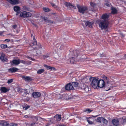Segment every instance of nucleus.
Wrapping results in <instances>:
<instances>
[{
  "label": "nucleus",
  "mask_w": 126,
  "mask_h": 126,
  "mask_svg": "<svg viewBox=\"0 0 126 126\" xmlns=\"http://www.w3.org/2000/svg\"><path fill=\"white\" fill-rule=\"evenodd\" d=\"M32 47L33 49L37 50L36 51V53L34 54L35 55H39L41 54V48L42 47L40 44L39 43L37 44V42L35 40L33 43L32 44L30 47Z\"/></svg>",
  "instance_id": "obj_1"
},
{
  "label": "nucleus",
  "mask_w": 126,
  "mask_h": 126,
  "mask_svg": "<svg viewBox=\"0 0 126 126\" xmlns=\"http://www.w3.org/2000/svg\"><path fill=\"white\" fill-rule=\"evenodd\" d=\"M89 80L91 82L92 86L94 89L98 88L99 81L98 78L91 77L89 78Z\"/></svg>",
  "instance_id": "obj_2"
},
{
  "label": "nucleus",
  "mask_w": 126,
  "mask_h": 126,
  "mask_svg": "<svg viewBox=\"0 0 126 126\" xmlns=\"http://www.w3.org/2000/svg\"><path fill=\"white\" fill-rule=\"evenodd\" d=\"M109 22L108 20H100L99 26L101 29H106L108 26Z\"/></svg>",
  "instance_id": "obj_3"
},
{
  "label": "nucleus",
  "mask_w": 126,
  "mask_h": 126,
  "mask_svg": "<svg viewBox=\"0 0 126 126\" xmlns=\"http://www.w3.org/2000/svg\"><path fill=\"white\" fill-rule=\"evenodd\" d=\"M32 15V14L31 13L24 11L20 13V16L23 18H27L31 17Z\"/></svg>",
  "instance_id": "obj_4"
},
{
  "label": "nucleus",
  "mask_w": 126,
  "mask_h": 126,
  "mask_svg": "<svg viewBox=\"0 0 126 126\" xmlns=\"http://www.w3.org/2000/svg\"><path fill=\"white\" fill-rule=\"evenodd\" d=\"M77 7L78 8L79 11L80 13L84 14L88 10V8L85 6H79V5H77Z\"/></svg>",
  "instance_id": "obj_5"
},
{
  "label": "nucleus",
  "mask_w": 126,
  "mask_h": 126,
  "mask_svg": "<svg viewBox=\"0 0 126 126\" xmlns=\"http://www.w3.org/2000/svg\"><path fill=\"white\" fill-rule=\"evenodd\" d=\"M97 122H98L101 123V121H103V123L105 124L106 125L107 124L108 121L107 120L103 117H99L96 120Z\"/></svg>",
  "instance_id": "obj_6"
},
{
  "label": "nucleus",
  "mask_w": 126,
  "mask_h": 126,
  "mask_svg": "<svg viewBox=\"0 0 126 126\" xmlns=\"http://www.w3.org/2000/svg\"><path fill=\"white\" fill-rule=\"evenodd\" d=\"M65 90L67 91L72 90L74 89V88L71 83L67 84L65 86Z\"/></svg>",
  "instance_id": "obj_7"
},
{
  "label": "nucleus",
  "mask_w": 126,
  "mask_h": 126,
  "mask_svg": "<svg viewBox=\"0 0 126 126\" xmlns=\"http://www.w3.org/2000/svg\"><path fill=\"white\" fill-rule=\"evenodd\" d=\"M105 84L104 81L103 80H99L98 86V88L99 87L102 88L105 86Z\"/></svg>",
  "instance_id": "obj_8"
},
{
  "label": "nucleus",
  "mask_w": 126,
  "mask_h": 126,
  "mask_svg": "<svg viewBox=\"0 0 126 126\" xmlns=\"http://www.w3.org/2000/svg\"><path fill=\"white\" fill-rule=\"evenodd\" d=\"M40 93L39 92H35L32 93V95L33 97L37 98L40 97L41 96Z\"/></svg>",
  "instance_id": "obj_9"
},
{
  "label": "nucleus",
  "mask_w": 126,
  "mask_h": 126,
  "mask_svg": "<svg viewBox=\"0 0 126 126\" xmlns=\"http://www.w3.org/2000/svg\"><path fill=\"white\" fill-rule=\"evenodd\" d=\"M7 0L12 4H17L19 3L18 0Z\"/></svg>",
  "instance_id": "obj_10"
},
{
  "label": "nucleus",
  "mask_w": 126,
  "mask_h": 126,
  "mask_svg": "<svg viewBox=\"0 0 126 126\" xmlns=\"http://www.w3.org/2000/svg\"><path fill=\"white\" fill-rule=\"evenodd\" d=\"M23 79L26 81H30L32 80L31 77L26 76H23L22 77Z\"/></svg>",
  "instance_id": "obj_11"
},
{
  "label": "nucleus",
  "mask_w": 126,
  "mask_h": 126,
  "mask_svg": "<svg viewBox=\"0 0 126 126\" xmlns=\"http://www.w3.org/2000/svg\"><path fill=\"white\" fill-rule=\"evenodd\" d=\"M42 19L46 22L51 24H53V21L48 19V18L46 17H42Z\"/></svg>",
  "instance_id": "obj_12"
},
{
  "label": "nucleus",
  "mask_w": 126,
  "mask_h": 126,
  "mask_svg": "<svg viewBox=\"0 0 126 126\" xmlns=\"http://www.w3.org/2000/svg\"><path fill=\"white\" fill-rule=\"evenodd\" d=\"M0 125L1 126H8L9 124L6 121H2L0 122Z\"/></svg>",
  "instance_id": "obj_13"
},
{
  "label": "nucleus",
  "mask_w": 126,
  "mask_h": 126,
  "mask_svg": "<svg viewBox=\"0 0 126 126\" xmlns=\"http://www.w3.org/2000/svg\"><path fill=\"white\" fill-rule=\"evenodd\" d=\"M0 91H1V93H6L7 92L9 91V90L5 87H2L0 88Z\"/></svg>",
  "instance_id": "obj_14"
},
{
  "label": "nucleus",
  "mask_w": 126,
  "mask_h": 126,
  "mask_svg": "<svg viewBox=\"0 0 126 126\" xmlns=\"http://www.w3.org/2000/svg\"><path fill=\"white\" fill-rule=\"evenodd\" d=\"M109 15H107V14H104L102 16H101L102 19L101 20H108L107 19L109 17Z\"/></svg>",
  "instance_id": "obj_15"
},
{
  "label": "nucleus",
  "mask_w": 126,
  "mask_h": 126,
  "mask_svg": "<svg viewBox=\"0 0 126 126\" xmlns=\"http://www.w3.org/2000/svg\"><path fill=\"white\" fill-rule=\"evenodd\" d=\"M113 124L114 125L117 126L119 125V122L118 120L115 119L112 121Z\"/></svg>",
  "instance_id": "obj_16"
},
{
  "label": "nucleus",
  "mask_w": 126,
  "mask_h": 126,
  "mask_svg": "<svg viewBox=\"0 0 126 126\" xmlns=\"http://www.w3.org/2000/svg\"><path fill=\"white\" fill-rule=\"evenodd\" d=\"M18 70V69L15 67L11 68L9 70V71L11 72H15Z\"/></svg>",
  "instance_id": "obj_17"
},
{
  "label": "nucleus",
  "mask_w": 126,
  "mask_h": 126,
  "mask_svg": "<svg viewBox=\"0 0 126 126\" xmlns=\"http://www.w3.org/2000/svg\"><path fill=\"white\" fill-rule=\"evenodd\" d=\"M12 63L13 64L15 65H17L20 63V60L19 59L17 60H14L12 61Z\"/></svg>",
  "instance_id": "obj_18"
},
{
  "label": "nucleus",
  "mask_w": 126,
  "mask_h": 126,
  "mask_svg": "<svg viewBox=\"0 0 126 126\" xmlns=\"http://www.w3.org/2000/svg\"><path fill=\"white\" fill-rule=\"evenodd\" d=\"M94 120V119L92 118H90L87 120V121L88 123L90 124H93V122Z\"/></svg>",
  "instance_id": "obj_19"
},
{
  "label": "nucleus",
  "mask_w": 126,
  "mask_h": 126,
  "mask_svg": "<svg viewBox=\"0 0 126 126\" xmlns=\"http://www.w3.org/2000/svg\"><path fill=\"white\" fill-rule=\"evenodd\" d=\"M56 119L57 121H60L61 119V117L60 115L57 114L54 117Z\"/></svg>",
  "instance_id": "obj_20"
},
{
  "label": "nucleus",
  "mask_w": 126,
  "mask_h": 126,
  "mask_svg": "<svg viewBox=\"0 0 126 126\" xmlns=\"http://www.w3.org/2000/svg\"><path fill=\"white\" fill-rule=\"evenodd\" d=\"M4 56L5 55L3 54L2 53L0 57V59L3 62L6 61L7 60V59L4 57Z\"/></svg>",
  "instance_id": "obj_21"
},
{
  "label": "nucleus",
  "mask_w": 126,
  "mask_h": 126,
  "mask_svg": "<svg viewBox=\"0 0 126 126\" xmlns=\"http://www.w3.org/2000/svg\"><path fill=\"white\" fill-rule=\"evenodd\" d=\"M85 24L86 26H88V27L90 28H92L93 23H92L91 22L88 21L86 22Z\"/></svg>",
  "instance_id": "obj_22"
},
{
  "label": "nucleus",
  "mask_w": 126,
  "mask_h": 126,
  "mask_svg": "<svg viewBox=\"0 0 126 126\" xmlns=\"http://www.w3.org/2000/svg\"><path fill=\"white\" fill-rule=\"evenodd\" d=\"M82 88L86 92H87L89 91V88L87 85H84L83 87H82Z\"/></svg>",
  "instance_id": "obj_23"
},
{
  "label": "nucleus",
  "mask_w": 126,
  "mask_h": 126,
  "mask_svg": "<svg viewBox=\"0 0 126 126\" xmlns=\"http://www.w3.org/2000/svg\"><path fill=\"white\" fill-rule=\"evenodd\" d=\"M14 9L15 11H19L20 10V8L18 6H16L14 7Z\"/></svg>",
  "instance_id": "obj_24"
},
{
  "label": "nucleus",
  "mask_w": 126,
  "mask_h": 126,
  "mask_svg": "<svg viewBox=\"0 0 126 126\" xmlns=\"http://www.w3.org/2000/svg\"><path fill=\"white\" fill-rule=\"evenodd\" d=\"M44 71V70L43 69H41L37 71V74H40L43 72Z\"/></svg>",
  "instance_id": "obj_25"
},
{
  "label": "nucleus",
  "mask_w": 126,
  "mask_h": 126,
  "mask_svg": "<svg viewBox=\"0 0 126 126\" xmlns=\"http://www.w3.org/2000/svg\"><path fill=\"white\" fill-rule=\"evenodd\" d=\"M105 81L106 82L105 84H106V85H107L108 84H110V87H111V85L110 83V81L109 80V79H107V80H105Z\"/></svg>",
  "instance_id": "obj_26"
},
{
  "label": "nucleus",
  "mask_w": 126,
  "mask_h": 126,
  "mask_svg": "<svg viewBox=\"0 0 126 126\" xmlns=\"http://www.w3.org/2000/svg\"><path fill=\"white\" fill-rule=\"evenodd\" d=\"M78 83L77 82H73L72 83V85L74 87L76 88H77L78 86Z\"/></svg>",
  "instance_id": "obj_27"
},
{
  "label": "nucleus",
  "mask_w": 126,
  "mask_h": 126,
  "mask_svg": "<svg viewBox=\"0 0 126 126\" xmlns=\"http://www.w3.org/2000/svg\"><path fill=\"white\" fill-rule=\"evenodd\" d=\"M111 13L113 14H115L117 12V10L115 8H112Z\"/></svg>",
  "instance_id": "obj_28"
},
{
  "label": "nucleus",
  "mask_w": 126,
  "mask_h": 126,
  "mask_svg": "<svg viewBox=\"0 0 126 126\" xmlns=\"http://www.w3.org/2000/svg\"><path fill=\"white\" fill-rule=\"evenodd\" d=\"M70 62L72 64H74L75 63V61L74 58L72 57L70 59Z\"/></svg>",
  "instance_id": "obj_29"
},
{
  "label": "nucleus",
  "mask_w": 126,
  "mask_h": 126,
  "mask_svg": "<svg viewBox=\"0 0 126 126\" xmlns=\"http://www.w3.org/2000/svg\"><path fill=\"white\" fill-rule=\"evenodd\" d=\"M24 10L27 11H30V9L29 8L26 6H24L23 7Z\"/></svg>",
  "instance_id": "obj_30"
},
{
  "label": "nucleus",
  "mask_w": 126,
  "mask_h": 126,
  "mask_svg": "<svg viewBox=\"0 0 126 126\" xmlns=\"http://www.w3.org/2000/svg\"><path fill=\"white\" fill-rule=\"evenodd\" d=\"M1 47L2 48H5L7 47V46L6 45H4V44H1L0 45Z\"/></svg>",
  "instance_id": "obj_31"
},
{
  "label": "nucleus",
  "mask_w": 126,
  "mask_h": 126,
  "mask_svg": "<svg viewBox=\"0 0 126 126\" xmlns=\"http://www.w3.org/2000/svg\"><path fill=\"white\" fill-rule=\"evenodd\" d=\"M44 66L46 68L47 70H49L51 69V67L50 66H48L46 64H44Z\"/></svg>",
  "instance_id": "obj_32"
},
{
  "label": "nucleus",
  "mask_w": 126,
  "mask_h": 126,
  "mask_svg": "<svg viewBox=\"0 0 126 126\" xmlns=\"http://www.w3.org/2000/svg\"><path fill=\"white\" fill-rule=\"evenodd\" d=\"M63 96L65 99L67 100H68L69 99L68 95L67 94H65L63 95Z\"/></svg>",
  "instance_id": "obj_33"
},
{
  "label": "nucleus",
  "mask_w": 126,
  "mask_h": 126,
  "mask_svg": "<svg viewBox=\"0 0 126 126\" xmlns=\"http://www.w3.org/2000/svg\"><path fill=\"white\" fill-rule=\"evenodd\" d=\"M65 4L68 7H70L72 6L71 4L69 3H65Z\"/></svg>",
  "instance_id": "obj_34"
},
{
  "label": "nucleus",
  "mask_w": 126,
  "mask_h": 126,
  "mask_svg": "<svg viewBox=\"0 0 126 126\" xmlns=\"http://www.w3.org/2000/svg\"><path fill=\"white\" fill-rule=\"evenodd\" d=\"M43 9L44 11L45 12H48L49 11V9L48 8H44Z\"/></svg>",
  "instance_id": "obj_35"
},
{
  "label": "nucleus",
  "mask_w": 126,
  "mask_h": 126,
  "mask_svg": "<svg viewBox=\"0 0 126 126\" xmlns=\"http://www.w3.org/2000/svg\"><path fill=\"white\" fill-rule=\"evenodd\" d=\"M110 84H108V85H106V84H105V86L106 87H108V88H109L108 89V90H106V91H107L108 90H110V87H112V86H111V87H110Z\"/></svg>",
  "instance_id": "obj_36"
},
{
  "label": "nucleus",
  "mask_w": 126,
  "mask_h": 126,
  "mask_svg": "<svg viewBox=\"0 0 126 126\" xmlns=\"http://www.w3.org/2000/svg\"><path fill=\"white\" fill-rule=\"evenodd\" d=\"M22 63L24 64H25L26 63V62L23 60H20V63Z\"/></svg>",
  "instance_id": "obj_37"
},
{
  "label": "nucleus",
  "mask_w": 126,
  "mask_h": 126,
  "mask_svg": "<svg viewBox=\"0 0 126 126\" xmlns=\"http://www.w3.org/2000/svg\"><path fill=\"white\" fill-rule=\"evenodd\" d=\"M13 81V79H11L8 80L7 81V83H10Z\"/></svg>",
  "instance_id": "obj_38"
},
{
  "label": "nucleus",
  "mask_w": 126,
  "mask_h": 126,
  "mask_svg": "<svg viewBox=\"0 0 126 126\" xmlns=\"http://www.w3.org/2000/svg\"><path fill=\"white\" fill-rule=\"evenodd\" d=\"M43 56L44 59H45L46 58H47L49 57V56L47 55H43Z\"/></svg>",
  "instance_id": "obj_39"
},
{
  "label": "nucleus",
  "mask_w": 126,
  "mask_h": 126,
  "mask_svg": "<svg viewBox=\"0 0 126 126\" xmlns=\"http://www.w3.org/2000/svg\"><path fill=\"white\" fill-rule=\"evenodd\" d=\"M51 5L53 7H54V8H56L57 7V6L54 4L53 3H51Z\"/></svg>",
  "instance_id": "obj_40"
},
{
  "label": "nucleus",
  "mask_w": 126,
  "mask_h": 126,
  "mask_svg": "<svg viewBox=\"0 0 126 126\" xmlns=\"http://www.w3.org/2000/svg\"><path fill=\"white\" fill-rule=\"evenodd\" d=\"M92 111V110H90V109H85V111H88V112H91Z\"/></svg>",
  "instance_id": "obj_41"
},
{
  "label": "nucleus",
  "mask_w": 126,
  "mask_h": 126,
  "mask_svg": "<svg viewBox=\"0 0 126 126\" xmlns=\"http://www.w3.org/2000/svg\"><path fill=\"white\" fill-rule=\"evenodd\" d=\"M29 107H30L28 106H27L26 107H23V108L25 110H26L27 109H28V108H29Z\"/></svg>",
  "instance_id": "obj_42"
},
{
  "label": "nucleus",
  "mask_w": 126,
  "mask_h": 126,
  "mask_svg": "<svg viewBox=\"0 0 126 126\" xmlns=\"http://www.w3.org/2000/svg\"><path fill=\"white\" fill-rule=\"evenodd\" d=\"M91 5V6H93V7H95L96 5V4L95 3H90Z\"/></svg>",
  "instance_id": "obj_43"
},
{
  "label": "nucleus",
  "mask_w": 126,
  "mask_h": 126,
  "mask_svg": "<svg viewBox=\"0 0 126 126\" xmlns=\"http://www.w3.org/2000/svg\"><path fill=\"white\" fill-rule=\"evenodd\" d=\"M56 70V69L54 67H51V70L55 71Z\"/></svg>",
  "instance_id": "obj_44"
},
{
  "label": "nucleus",
  "mask_w": 126,
  "mask_h": 126,
  "mask_svg": "<svg viewBox=\"0 0 126 126\" xmlns=\"http://www.w3.org/2000/svg\"><path fill=\"white\" fill-rule=\"evenodd\" d=\"M103 78L105 80H107V79H108L107 77L105 76H104Z\"/></svg>",
  "instance_id": "obj_45"
},
{
  "label": "nucleus",
  "mask_w": 126,
  "mask_h": 126,
  "mask_svg": "<svg viewBox=\"0 0 126 126\" xmlns=\"http://www.w3.org/2000/svg\"><path fill=\"white\" fill-rule=\"evenodd\" d=\"M105 5L106 6H107L109 7L110 6V4H109V3H105Z\"/></svg>",
  "instance_id": "obj_46"
},
{
  "label": "nucleus",
  "mask_w": 126,
  "mask_h": 126,
  "mask_svg": "<svg viewBox=\"0 0 126 126\" xmlns=\"http://www.w3.org/2000/svg\"><path fill=\"white\" fill-rule=\"evenodd\" d=\"M10 41L9 39H5V41H7V42H9Z\"/></svg>",
  "instance_id": "obj_47"
},
{
  "label": "nucleus",
  "mask_w": 126,
  "mask_h": 126,
  "mask_svg": "<svg viewBox=\"0 0 126 126\" xmlns=\"http://www.w3.org/2000/svg\"><path fill=\"white\" fill-rule=\"evenodd\" d=\"M16 27H17L16 25H15L13 26V28H14V29L16 28Z\"/></svg>",
  "instance_id": "obj_48"
},
{
  "label": "nucleus",
  "mask_w": 126,
  "mask_h": 126,
  "mask_svg": "<svg viewBox=\"0 0 126 126\" xmlns=\"http://www.w3.org/2000/svg\"><path fill=\"white\" fill-rule=\"evenodd\" d=\"M5 32V31H3L2 32H0V35H2V33Z\"/></svg>",
  "instance_id": "obj_49"
},
{
  "label": "nucleus",
  "mask_w": 126,
  "mask_h": 126,
  "mask_svg": "<svg viewBox=\"0 0 126 126\" xmlns=\"http://www.w3.org/2000/svg\"><path fill=\"white\" fill-rule=\"evenodd\" d=\"M24 117L26 118H28L29 117L27 115H26L24 116Z\"/></svg>",
  "instance_id": "obj_50"
},
{
  "label": "nucleus",
  "mask_w": 126,
  "mask_h": 126,
  "mask_svg": "<svg viewBox=\"0 0 126 126\" xmlns=\"http://www.w3.org/2000/svg\"><path fill=\"white\" fill-rule=\"evenodd\" d=\"M71 7L72 8H73L75 9H76V6H73L72 5V6H71Z\"/></svg>",
  "instance_id": "obj_51"
},
{
  "label": "nucleus",
  "mask_w": 126,
  "mask_h": 126,
  "mask_svg": "<svg viewBox=\"0 0 126 126\" xmlns=\"http://www.w3.org/2000/svg\"><path fill=\"white\" fill-rule=\"evenodd\" d=\"M16 12H17L16 14V15H18L20 13V11H19Z\"/></svg>",
  "instance_id": "obj_52"
},
{
  "label": "nucleus",
  "mask_w": 126,
  "mask_h": 126,
  "mask_svg": "<svg viewBox=\"0 0 126 126\" xmlns=\"http://www.w3.org/2000/svg\"><path fill=\"white\" fill-rule=\"evenodd\" d=\"M107 125V124H106H106H103V126H106ZM102 126L101 125V126H100V125H98V126Z\"/></svg>",
  "instance_id": "obj_53"
},
{
  "label": "nucleus",
  "mask_w": 126,
  "mask_h": 126,
  "mask_svg": "<svg viewBox=\"0 0 126 126\" xmlns=\"http://www.w3.org/2000/svg\"><path fill=\"white\" fill-rule=\"evenodd\" d=\"M34 124H35V123H33L31 124V125L32 126Z\"/></svg>",
  "instance_id": "obj_54"
},
{
  "label": "nucleus",
  "mask_w": 126,
  "mask_h": 126,
  "mask_svg": "<svg viewBox=\"0 0 126 126\" xmlns=\"http://www.w3.org/2000/svg\"><path fill=\"white\" fill-rule=\"evenodd\" d=\"M17 89L18 91H19L20 90V88H17Z\"/></svg>",
  "instance_id": "obj_55"
},
{
  "label": "nucleus",
  "mask_w": 126,
  "mask_h": 126,
  "mask_svg": "<svg viewBox=\"0 0 126 126\" xmlns=\"http://www.w3.org/2000/svg\"><path fill=\"white\" fill-rule=\"evenodd\" d=\"M120 34L122 36H123V37H124V35H123V34L122 33H120Z\"/></svg>",
  "instance_id": "obj_56"
},
{
  "label": "nucleus",
  "mask_w": 126,
  "mask_h": 126,
  "mask_svg": "<svg viewBox=\"0 0 126 126\" xmlns=\"http://www.w3.org/2000/svg\"><path fill=\"white\" fill-rule=\"evenodd\" d=\"M29 100V99H25V100L26 101H28V100Z\"/></svg>",
  "instance_id": "obj_57"
},
{
  "label": "nucleus",
  "mask_w": 126,
  "mask_h": 126,
  "mask_svg": "<svg viewBox=\"0 0 126 126\" xmlns=\"http://www.w3.org/2000/svg\"><path fill=\"white\" fill-rule=\"evenodd\" d=\"M15 124H13V125H12V126H15Z\"/></svg>",
  "instance_id": "obj_58"
},
{
  "label": "nucleus",
  "mask_w": 126,
  "mask_h": 126,
  "mask_svg": "<svg viewBox=\"0 0 126 126\" xmlns=\"http://www.w3.org/2000/svg\"><path fill=\"white\" fill-rule=\"evenodd\" d=\"M93 116V117H95L96 116Z\"/></svg>",
  "instance_id": "obj_59"
},
{
  "label": "nucleus",
  "mask_w": 126,
  "mask_h": 126,
  "mask_svg": "<svg viewBox=\"0 0 126 126\" xmlns=\"http://www.w3.org/2000/svg\"><path fill=\"white\" fill-rule=\"evenodd\" d=\"M16 32L17 33H18L19 32V31H16Z\"/></svg>",
  "instance_id": "obj_60"
},
{
  "label": "nucleus",
  "mask_w": 126,
  "mask_h": 126,
  "mask_svg": "<svg viewBox=\"0 0 126 126\" xmlns=\"http://www.w3.org/2000/svg\"><path fill=\"white\" fill-rule=\"evenodd\" d=\"M82 60H83V59H80V60H81V61H82Z\"/></svg>",
  "instance_id": "obj_61"
},
{
  "label": "nucleus",
  "mask_w": 126,
  "mask_h": 126,
  "mask_svg": "<svg viewBox=\"0 0 126 126\" xmlns=\"http://www.w3.org/2000/svg\"><path fill=\"white\" fill-rule=\"evenodd\" d=\"M33 39L34 40H35V38H34V37H33Z\"/></svg>",
  "instance_id": "obj_62"
},
{
  "label": "nucleus",
  "mask_w": 126,
  "mask_h": 126,
  "mask_svg": "<svg viewBox=\"0 0 126 126\" xmlns=\"http://www.w3.org/2000/svg\"><path fill=\"white\" fill-rule=\"evenodd\" d=\"M11 36H13V34H11Z\"/></svg>",
  "instance_id": "obj_63"
},
{
  "label": "nucleus",
  "mask_w": 126,
  "mask_h": 126,
  "mask_svg": "<svg viewBox=\"0 0 126 126\" xmlns=\"http://www.w3.org/2000/svg\"><path fill=\"white\" fill-rule=\"evenodd\" d=\"M125 57L126 58V55H125Z\"/></svg>",
  "instance_id": "obj_64"
}]
</instances>
